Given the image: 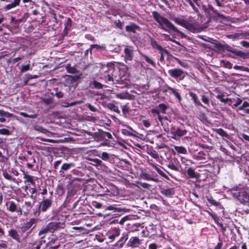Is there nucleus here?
<instances>
[{
  "label": "nucleus",
  "mask_w": 249,
  "mask_h": 249,
  "mask_svg": "<svg viewBox=\"0 0 249 249\" xmlns=\"http://www.w3.org/2000/svg\"><path fill=\"white\" fill-rule=\"evenodd\" d=\"M187 132L185 129L181 127H177L174 136H173L172 138L177 140L179 138L184 136L187 133Z\"/></svg>",
  "instance_id": "16"
},
{
  "label": "nucleus",
  "mask_w": 249,
  "mask_h": 249,
  "mask_svg": "<svg viewBox=\"0 0 249 249\" xmlns=\"http://www.w3.org/2000/svg\"><path fill=\"white\" fill-rule=\"evenodd\" d=\"M249 36V32L237 33L234 34L228 35L227 37L233 40L240 39L243 38H246L247 36Z\"/></svg>",
  "instance_id": "12"
},
{
  "label": "nucleus",
  "mask_w": 249,
  "mask_h": 249,
  "mask_svg": "<svg viewBox=\"0 0 249 249\" xmlns=\"http://www.w3.org/2000/svg\"><path fill=\"white\" fill-rule=\"evenodd\" d=\"M151 45L153 48L156 49L159 51H164V48H162L158 44L157 41L153 39L151 40Z\"/></svg>",
  "instance_id": "24"
},
{
  "label": "nucleus",
  "mask_w": 249,
  "mask_h": 249,
  "mask_svg": "<svg viewBox=\"0 0 249 249\" xmlns=\"http://www.w3.org/2000/svg\"><path fill=\"white\" fill-rule=\"evenodd\" d=\"M167 166L171 170L175 171H178L179 170L178 167L172 162H169L168 164H167Z\"/></svg>",
  "instance_id": "43"
},
{
  "label": "nucleus",
  "mask_w": 249,
  "mask_h": 249,
  "mask_svg": "<svg viewBox=\"0 0 249 249\" xmlns=\"http://www.w3.org/2000/svg\"><path fill=\"white\" fill-rule=\"evenodd\" d=\"M20 0H14L13 2L6 5L5 9L6 10H10L16 7L17 6H18L20 4Z\"/></svg>",
  "instance_id": "26"
},
{
  "label": "nucleus",
  "mask_w": 249,
  "mask_h": 249,
  "mask_svg": "<svg viewBox=\"0 0 249 249\" xmlns=\"http://www.w3.org/2000/svg\"><path fill=\"white\" fill-rule=\"evenodd\" d=\"M178 64L182 67L185 68H188V64L185 61H181L180 60L179 62H178Z\"/></svg>",
  "instance_id": "63"
},
{
  "label": "nucleus",
  "mask_w": 249,
  "mask_h": 249,
  "mask_svg": "<svg viewBox=\"0 0 249 249\" xmlns=\"http://www.w3.org/2000/svg\"><path fill=\"white\" fill-rule=\"evenodd\" d=\"M201 100L203 103L208 106L209 105V99L205 95H201Z\"/></svg>",
  "instance_id": "55"
},
{
  "label": "nucleus",
  "mask_w": 249,
  "mask_h": 249,
  "mask_svg": "<svg viewBox=\"0 0 249 249\" xmlns=\"http://www.w3.org/2000/svg\"><path fill=\"white\" fill-rule=\"evenodd\" d=\"M168 89H170V93H172L177 99L178 102L180 103L182 100V98L180 95V93L178 92V90L172 87H168Z\"/></svg>",
  "instance_id": "22"
},
{
  "label": "nucleus",
  "mask_w": 249,
  "mask_h": 249,
  "mask_svg": "<svg viewBox=\"0 0 249 249\" xmlns=\"http://www.w3.org/2000/svg\"><path fill=\"white\" fill-rule=\"evenodd\" d=\"M238 199L241 203L249 205V193L247 191L243 190L238 192Z\"/></svg>",
  "instance_id": "6"
},
{
  "label": "nucleus",
  "mask_w": 249,
  "mask_h": 249,
  "mask_svg": "<svg viewBox=\"0 0 249 249\" xmlns=\"http://www.w3.org/2000/svg\"><path fill=\"white\" fill-rule=\"evenodd\" d=\"M84 158L87 160L93 161V150H90L84 156Z\"/></svg>",
  "instance_id": "30"
},
{
  "label": "nucleus",
  "mask_w": 249,
  "mask_h": 249,
  "mask_svg": "<svg viewBox=\"0 0 249 249\" xmlns=\"http://www.w3.org/2000/svg\"><path fill=\"white\" fill-rule=\"evenodd\" d=\"M234 53L237 56H239L243 58H245L247 57V55L246 53L241 52V51H236L234 52Z\"/></svg>",
  "instance_id": "53"
},
{
  "label": "nucleus",
  "mask_w": 249,
  "mask_h": 249,
  "mask_svg": "<svg viewBox=\"0 0 249 249\" xmlns=\"http://www.w3.org/2000/svg\"><path fill=\"white\" fill-rule=\"evenodd\" d=\"M172 19L178 25H181L192 32L195 33L197 31L196 25L194 23H189L185 19L177 17H173Z\"/></svg>",
  "instance_id": "3"
},
{
  "label": "nucleus",
  "mask_w": 249,
  "mask_h": 249,
  "mask_svg": "<svg viewBox=\"0 0 249 249\" xmlns=\"http://www.w3.org/2000/svg\"><path fill=\"white\" fill-rule=\"evenodd\" d=\"M50 232L53 233L54 231L59 229L63 228L64 227V223L60 222H51L47 225Z\"/></svg>",
  "instance_id": "7"
},
{
  "label": "nucleus",
  "mask_w": 249,
  "mask_h": 249,
  "mask_svg": "<svg viewBox=\"0 0 249 249\" xmlns=\"http://www.w3.org/2000/svg\"><path fill=\"white\" fill-rule=\"evenodd\" d=\"M3 176L5 179L10 181H15L16 179L15 178H13L6 171H3Z\"/></svg>",
  "instance_id": "37"
},
{
  "label": "nucleus",
  "mask_w": 249,
  "mask_h": 249,
  "mask_svg": "<svg viewBox=\"0 0 249 249\" xmlns=\"http://www.w3.org/2000/svg\"><path fill=\"white\" fill-rule=\"evenodd\" d=\"M38 219L35 218H30L28 221H26L25 223L20 227L21 231L22 232L27 231L33 225L36 224Z\"/></svg>",
  "instance_id": "8"
},
{
  "label": "nucleus",
  "mask_w": 249,
  "mask_h": 249,
  "mask_svg": "<svg viewBox=\"0 0 249 249\" xmlns=\"http://www.w3.org/2000/svg\"><path fill=\"white\" fill-rule=\"evenodd\" d=\"M103 209H105V210H110V211L113 210L115 212L118 211V208H115V207H114L112 206H108V207L104 206Z\"/></svg>",
  "instance_id": "62"
},
{
  "label": "nucleus",
  "mask_w": 249,
  "mask_h": 249,
  "mask_svg": "<svg viewBox=\"0 0 249 249\" xmlns=\"http://www.w3.org/2000/svg\"><path fill=\"white\" fill-rule=\"evenodd\" d=\"M10 131L6 128L0 129V134L2 135L8 136L10 135Z\"/></svg>",
  "instance_id": "50"
},
{
  "label": "nucleus",
  "mask_w": 249,
  "mask_h": 249,
  "mask_svg": "<svg viewBox=\"0 0 249 249\" xmlns=\"http://www.w3.org/2000/svg\"><path fill=\"white\" fill-rule=\"evenodd\" d=\"M133 50L130 47H126L124 50V59L126 62L131 61L133 58Z\"/></svg>",
  "instance_id": "10"
},
{
  "label": "nucleus",
  "mask_w": 249,
  "mask_h": 249,
  "mask_svg": "<svg viewBox=\"0 0 249 249\" xmlns=\"http://www.w3.org/2000/svg\"><path fill=\"white\" fill-rule=\"evenodd\" d=\"M164 130L168 133L169 131L170 132V133L174 136L175 132L177 129V128L175 126H172V127L170 128V130L168 128H166L164 127Z\"/></svg>",
  "instance_id": "48"
},
{
  "label": "nucleus",
  "mask_w": 249,
  "mask_h": 249,
  "mask_svg": "<svg viewBox=\"0 0 249 249\" xmlns=\"http://www.w3.org/2000/svg\"><path fill=\"white\" fill-rule=\"evenodd\" d=\"M72 20L70 18H68L64 22V29L63 34L65 36L67 35L68 32L70 31L72 25Z\"/></svg>",
  "instance_id": "17"
},
{
  "label": "nucleus",
  "mask_w": 249,
  "mask_h": 249,
  "mask_svg": "<svg viewBox=\"0 0 249 249\" xmlns=\"http://www.w3.org/2000/svg\"><path fill=\"white\" fill-rule=\"evenodd\" d=\"M9 205V206H7V210L11 212L14 213L17 211V208H18V204L14 202V201H9L8 203H6V205L8 206Z\"/></svg>",
  "instance_id": "21"
},
{
  "label": "nucleus",
  "mask_w": 249,
  "mask_h": 249,
  "mask_svg": "<svg viewBox=\"0 0 249 249\" xmlns=\"http://www.w3.org/2000/svg\"><path fill=\"white\" fill-rule=\"evenodd\" d=\"M94 72L97 76L107 82L113 83L114 78L116 77L115 67L112 64L103 65L100 63H96Z\"/></svg>",
  "instance_id": "1"
},
{
  "label": "nucleus",
  "mask_w": 249,
  "mask_h": 249,
  "mask_svg": "<svg viewBox=\"0 0 249 249\" xmlns=\"http://www.w3.org/2000/svg\"><path fill=\"white\" fill-rule=\"evenodd\" d=\"M93 48V44H91L90 46V48L87 50L85 52V56L88 58L89 55V57L91 58L92 55V50Z\"/></svg>",
  "instance_id": "40"
},
{
  "label": "nucleus",
  "mask_w": 249,
  "mask_h": 249,
  "mask_svg": "<svg viewBox=\"0 0 249 249\" xmlns=\"http://www.w3.org/2000/svg\"><path fill=\"white\" fill-rule=\"evenodd\" d=\"M150 165H151L153 167V168L155 169V170L158 173L159 175L166 179H168V176L156 165L153 163H150Z\"/></svg>",
  "instance_id": "29"
},
{
  "label": "nucleus",
  "mask_w": 249,
  "mask_h": 249,
  "mask_svg": "<svg viewBox=\"0 0 249 249\" xmlns=\"http://www.w3.org/2000/svg\"><path fill=\"white\" fill-rule=\"evenodd\" d=\"M187 1L190 5V6L192 7V8L193 9V10H194L195 12H198V9L197 8V7H196L195 6L194 4L193 3V2L191 1V0H187Z\"/></svg>",
  "instance_id": "60"
},
{
  "label": "nucleus",
  "mask_w": 249,
  "mask_h": 249,
  "mask_svg": "<svg viewBox=\"0 0 249 249\" xmlns=\"http://www.w3.org/2000/svg\"><path fill=\"white\" fill-rule=\"evenodd\" d=\"M180 160L182 164H183L186 166H190L192 163H193V162L192 160H187L186 158L182 157H181Z\"/></svg>",
  "instance_id": "38"
},
{
  "label": "nucleus",
  "mask_w": 249,
  "mask_h": 249,
  "mask_svg": "<svg viewBox=\"0 0 249 249\" xmlns=\"http://www.w3.org/2000/svg\"><path fill=\"white\" fill-rule=\"evenodd\" d=\"M161 193L167 197H170L174 194L175 192L173 188L163 189L161 191Z\"/></svg>",
  "instance_id": "23"
},
{
  "label": "nucleus",
  "mask_w": 249,
  "mask_h": 249,
  "mask_svg": "<svg viewBox=\"0 0 249 249\" xmlns=\"http://www.w3.org/2000/svg\"><path fill=\"white\" fill-rule=\"evenodd\" d=\"M189 94V96L192 98V99L193 100L194 103L196 106H201L203 107L206 111H208V108L201 104L196 94L192 92H190Z\"/></svg>",
  "instance_id": "14"
},
{
  "label": "nucleus",
  "mask_w": 249,
  "mask_h": 249,
  "mask_svg": "<svg viewBox=\"0 0 249 249\" xmlns=\"http://www.w3.org/2000/svg\"><path fill=\"white\" fill-rule=\"evenodd\" d=\"M13 115V114L8 112L4 111L3 110H0V116L5 117L6 118H11Z\"/></svg>",
  "instance_id": "44"
},
{
  "label": "nucleus",
  "mask_w": 249,
  "mask_h": 249,
  "mask_svg": "<svg viewBox=\"0 0 249 249\" xmlns=\"http://www.w3.org/2000/svg\"><path fill=\"white\" fill-rule=\"evenodd\" d=\"M168 72L170 76L175 79L180 78V79H183L185 77V75H183L184 71L179 69H171L168 71Z\"/></svg>",
  "instance_id": "5"
},
{
  "label": "nucleus",
  "mask_w": 249,
  "mask_h": 249,
  "mask_svg": "<svg viewBox=\"0 0 249 249\" xmlns=\"http://www.w3.org/2000/svg\"><path fill=\"white\" fill-rule=\"evenodd\" d=\"M94 49H96L98 51H105L106 49V46L104 45H102L101 46L94 45Z\"/></svg>",
  "instance_id": "59"
},
{
  "label": "nucleus",
  "mask_w": 249,
  "mask_h": 249,
  "mask_svg": "<svg viewBox=\"0 0 249 249\" xmlns=\"http://www.w3.org/2000/svg\"><path fill=\"white\" fill-rule=\"evenodd\" d=\"M249 107V103L247 102V101H245L242 104V106L239 107H238V109L240 110H243L245 107Z\"/></svg>",
  "instance_id": "58"
},
{
  "label": "nucleus",
  "mask_w": 249,
  "mask_h": 249,
  "mask_svg": "<svg viewBox=\"0 0 249 249\" xmlns=\"http://www.w3.org/2000/svg\"><path fill=\"white\" fill-rule=\"evenodd\" d=\"M159 112L160 111L161 113H165L167 107L163 104H160L158 107Z\"/></svg>",
  "instance_id": "47"
},
{
  "label": "nucleus",
  "mask_w": 249,
  "mask_h": 249,
  "mask_svg": "<svg viewBox=\"0 0 249 249\" xmlns=\"http://www.w3.org/2000/svg\"><path fill=\"white\" fill-rule=\"evenodd\" d=\"M34 128L35 130L41 132L42 133L46 134L47 132H48V131L46 128L39 125H35Z\"/></svg>",
  "instance_id": "35"
},
{
  "label": "nucleus",
  "mask_w": 249,
  "mask_h": 249,
  "mask_svg": "<svg viewBox=\"0 0 249 249\" xmlns=\"http://www.w3.org/2000/svg\"><path fill=\"white\" fill-rule=\"evenodd\" d=\"M187 175L192 178L197 179L200 177V174L196 172L195 170L192 168L189 167L187 170Z\"/></svg>",
  "instance_id": "19"
},
{
  "label": "nucleus",
  "mask_w": 249,
  "mask_h": 249,
  "mask_svg": "<svg viewBox=\"0 0 249 249\" xmlns=\"http://www.w3.org/2000/svg\"><path fill=\"white\" fill-rule=\"evenodd\" d=\"M33 163H27L26 166L28 168L32 169L33 166H34V164L36 163V160L35 158L32 159Z\"/></svg>",
  "instance_id": "64"
},
{
  "label": "nucleus",
  "mask_w": 249,
  "mask_h": 249,
  "mask_svg": "<svg viewBox=\"0 0 249 249\" xmlns=\"http://www.w3.org/2000/svg\"><path fill=\"white\" fill-rule=\"evenodd\" d=\"M214 131L221 136L229 137V135L222 128H216Z\"/></svg>",
  "instance_id": "31"
},
{
  "label": "nucleus",
  "mask_w": 249,
  "mask_h": 249,
  "mask_svg": "<svg viewBox=\"0 0 249 249\" xmlns=\"http://www.w3.org/2000/svg\"><path fill=\"white\" fill-rule=\"evenodd\" d=\"M148 154L152 158L157 159L159 158V155L154 150H151L148 152Z\"/></svg>",
  "instance_id": "57"
},
{
  "label": "nucleus",
  "mask_w": 249,
  "mask_h": 249,
  "mask_svg": "<svg viewBox=\"0 0 249 249\" xmlns=\"http://www.w3.org/2000/svg\"><path fill=\"white\" fill-rule=\"evenodd\" d=\"M152 15L155 20L159 23V27L161 29L170 33L167 29L168 28L178 34L181 37H185L184 33L178 30L168 19L161 16L158 12L153 11Z\"/></svg>",
  "instance_id": "2"
},
{
  "label": "nucleus",
  "mask_w": 249,
  "mask_h": 249,
  "mask_svg": "<svg viewBox=\"0 0 249 249\" xmlns=\"http://www.w3.org/2000/svg\"><path fill=\"white\" fill-rule=\"evenodd\" d=\"M128 219V217L127 216H124L120 220V221H118V220H112L110 223H118L121 225L124 224L125 221H126Z\"/></svg>",
  "instance_id": "45"
},
{
  "label": "nucleus",
  "mask_w": 249,
  "mask_h": 249,
  "mask_svg": "<svg viewBox=\"0 0 249 249\" xmlns=\"http://www.w3.org/2000/svg\"><path fill=\"white\" fill-rule=\"evenodd\" d=\"M50 232V231L47 227L46 226L45 228H42L38 232V235L39 236H41V238L43 239L44 238L46 234Z\"/></svg>",
  "instance_id": "28"
},
{
  "label": "nucleus",
  "mask_w": 249,
  "mask_h": 249,
  "mask_svg": "<svg viewBox=\"0 0 249 249\" xmlns=\"http://www.w3.org/2000/svg\"><path fill=\"white\" fill-rule=\"evenodd\" d=\"M106 107L111 111H114L117 113H120V111L118 107L113 103H108L107 104Z\"/></svg>",
  "instance_id": "25"
},
{
  "label": "nucleus",
  "mask_w": 249,
  "mask_h": 249,
  "mask_svg": "<svg viewBox=\"0 0 249 249\" xmlns=\"http://www.w3.org/2000/svg\"><path fill=\"white\" fill-rule=\"evenodd\" d=\"M95 238L99 242H102L105 239V236L102 233L96 234Z\"/></svg>",
  "instance_id": "46"
},
{
  "label": "nucleus",
  "mask_w": 249,
  "mask_h": 249,
  "mask_svg": "<svg viewBox=\"0 0 249 249\" xmlns=\"http://www.w3.org/2000/svg\"><path fill=\"white\" fill-rule=\"evenodd\" d=\"M175 150L179 153L185 154L187 153V150L183 146H176L174 147Z\"/></svg>",
  "instance_id": "34"
},
{
  "label": "nucleus",
  "mask_w": 249,
  "mask_h": 249,
  "mask_svg": "<svg viewBox=\"0 0 249 249\" xmlns=\"http://www.w3.org/2000/svg\"><path fill=\"white\" fill-rule=\"evenodd\" d=\"M142 56L144 57V58L145 59V60L146 61V62L147 63L151 64L152 66H153L154 67H155V65H156L155 62L151 58H150L147 55H144V54L142 55Z\"/></svg>",
  "instance_id": "39"
},
{
  "label": "nucleus",
  "mask_w": 249,
  "mask_h": 249,
  "mask_svg": "<svg viewBox=\"0 0 249 249\" xmlns=\"http://www.w3.org/2000/svg\"><path fill=\"white\" fill-rule=\"evenodd\" d=\"M117 98L121 99H128L129 95L127 92H121L116 95Z\"/></svg>",
  "instance_id": "36"
},
{
  "label": "nucleus",
  "mask_w": 249,
  "mask_h": 249,
  "mask_svg": "<svg viewBox=\"0 0 249 249\" xmlns=\"http://www.w3.org/2000/svg\"><path fill=\"white\" fill-rule=\"evenodd\" d=\"M53 204V200L51 197L45 198L44 197L42 200L40 202L38 210L34 213V214L39 215L40 212H45L49 209Z\"/></svg>",
  "instance_id": "4"
},
{
  "label": "nucleus",
  "mask_w": 249,
  "mask_h": 249,
  "mask_svg": "<svg viewBox=\"0 0 249 249\" xmlns=\"http://www.w3.org/2000/svg\"><path fill=\"white\" fill-rule=\"evenodd\" d=\"M8 235L16 241L20 242V235L16 229H11L8 231Z\"/></svg>",
  "instance_id": "15"
},
{
  "label": "nucleus",
  "mask_w": 249,
  "mask_h": 249,
  "mask_svg": "<svg viewBox=\"0 0 249 249\" xmlns=\"http://www.w3.org/2000/svg\"><path fill=\"white\" fill-rule=\"evenodd\" d=\"M78 103H79V102H71V103L66 102V103H65V105H63V106L64 107H69L75 106Z\"/></svg>",
  "instance_id": "61"
},
{
  "label": "nucleus",
  "mask_w": 249,
  "mask_h": 249,
  "mask_svg": "<svg viewBox=\"0 0 249 249\" xmlns=\"http://www.w3.org/2000/svg\"><path fill=\"white\" fill-rule=\"evenodd\" d=\"M67 71L69 73H76L79 72V70L74 67H71L70 64H68L66 67Z\"/></svg>",
  "instance_id": "27"
},
{
  "label": "nucleus",
  "mask_w": 249,
  "mask_h": 249,
  "mask_svg": "<svg viewBox=\"0 0 249 249\" xmlns=\"http://www.w3.org/2000/svg\"><path fill=\"white\" fill-rule=\"evenodd\" d=\"M140 27L134 23H131L125 27V30L128 32L135 33L136 31L139 29Z\"/></svg>",
  "instance_id": "20"
},
{
  "label": "nucleus",
  "mask_w": 249,
  "mask_h": 249,
  "mask_svg": "<svg viewBox=\"0 0 249 249\" xmlns=\"http://www.w3.org/2000/svg\"><path fill=\"white\" fill-rule=\"evenodd\" d=\"M29 14L28 13H25L22 17L16 18L15 17H11L10 19V23L12 24L18 25L21 22H25L29 18Z\"/></svg>",
  "instance_id": "9"
},
{
  "label": "nucleus",
  "mask_w": 249,
  "mask_h": 249,
  "mask_svg": "<svg viewBox=\"0 0 249 249\" xmlns=\"http://www.w3.org/2000/svg\"><path fill=\"white\" fill-rule=\"evenodd\" d=\"M141 244L140 241L137 237H131L127 243V246L134 248L138 247Z\"/></svg>",
  "instance_id": "13"
},
{
  "label": "nucleus",
  "mask_w": 249,
  "mask_h": 249,
  "mask_svg": "<svg viewBox=\"0 0 249 249\" xmlns=\"http://www.w3.org/2000/svg\"><path fill=\"white\" fill-rule=\"evenodd\" d=\"M208 9H209L210 10H211V11H212L213 13H214L215 14H216L218 17H223V15L219 14L217 11H216V10H215L213 7L211 5H209L208 6Z\"/></svg>",
  "instance_id": "49"
},
{
  "label": "nucleus",
  "mask_w": 249,
  "mask_h": 249,
  "mask_svg": "<svg viewBox=\"0 0 249 249\" xmlns=\"http://www.w3.org/2000/svg\"><path fill=\"white\" fill-rule=\"evenodd\" d=\"M193 159L200 161L201 163H205L207 161V158L203 152H200L197 155L193 156Z\"/></svg>",
  "instance_id": "18"
},
{
  "label": "nucleus",
  "mask_w": 249,
  "mask_h": 249,
  "mask_svg": "<svg viewBox=\"0 0 249 249\" xmlns=\"http://www.w3.org/2000/svg\"><path fill=\"white\" fill-rule=\"evenodd\" d=\"M94 191L97 193V196H103L108 192L107 188L103 187L99 183L94 184Z\"/></svg>",
  "instance_id": "11"
},
{
  "label": "nucleus",
  "mask_w": 249,
  "mask_h": 249,
  "mask_svg": "<svg viewBox=\"0 0 249 249\" xmlns=\"http://www.w3.org/2000/svg\"><path fill=\"white\" fill-rule=\"evenodd\" d=\"M56 192L58 194L62 195L64 193L63 187L62 185H58L56 188Z\"/></svg>",
  "instance_id": "52"
},
{
  "label": "nucleus",
  "mask_w": 249,
  "mask_h": 249,
  "mask_svg": "<svg viewBox=\"0 0 249 249\" xmlns=\"http://www.w3.org/2000/svg\"><path fill=\"white\" fill-rule=\"evenodd\" d=\"M216 98L219 100L221 102L226 103L228 101H231V98H223V95L218 94L216 96Z\"/></svg>",
  "instance_id": "41"
},
{
  "label": "nucleus",
  "mask_w": 249,
  "mask_h": 249,
  "mask_svg": "<svg viewBox=\"0 0 249 249\" xmlns=\"http://www.w3.org/2000/svg\"><path fill=\"white\" fill-rule=\"evenodd\" d=\"M24 178L25 179V182H28L31 184H34V181L33 176L26 174L25 172L23 173Z\"/></svg>",
  "instance_id": "32"
},
{
  "label": "nucleus",
  "mask_w": 249,
  "mask_h": 249,
  "mask_svg": "<svg viewBox=\"0 0 249 249\" xmlns=\"http://www.w3.org/2000/svg\"><path fill=\"white\" fill-rule=\"evenodd\" d=\"M233 69L236 70H240L241 71H248L249 72V69L247 67L242 66H238L235 65L233 67Z\"/></svg>",
  "instance_id": "42"
},
{
  "label": "nucleus",
  "mask_w": 249,
  "mask_h": 249,
  "mask_svg": "<svg viewBox=\"0 0 249 249\" xmlns=\"http://www.w3.org/2000/svg\"><path fill=\"white\" fill-rule=\"evenodd\" d=\"M160 61H161L164 60V54L165 53L167 54L168 55H170L169 54V53L168 52V51L165 49H164V51H160Z\"/></svg>",
  "instance_id": "54"
},
{
  "label": "nucleus",
  "mask_w": 249,
  "mask_h": 249,
  "mask_svg": "<svg viewBox=\"0 0 249 249\" xmlns=\"http://www.w3.org/2000/svg\"><path fill=\"white\" fill-rule=\"evenodd\" d=\"M30 64H28L25 65H22L21 66V68H20V71L21 72H24L30 70Z\"/></svg>",
  "instance_id": "51"
},
{
  "label": "nucleus",
  "mask_w": 249,
  "mask_h": 249,
  "mask_svg": "<svg viewBox=\"0 0 249 249\" xmlns=\"http://www.w3.org/2000/svg\"><path fill=\"white\" fill-rule=\"evenodd\" d=\"M98 156L104 160H107L109 158L108 153L105 152H103L101 155H98Z\"/></svg>",
  "instance_id": "56"
},
{
  "label": "nucleus",
  "mask_w": 249,
  "mask_h": 249,
  "mask_svg": "<svg viewBox=\"0 0 249 249\" xmlns=\"http://www.w3.org/2000/svg\"><path fill=\"white\" fill-rule=\"evenodd\" d=\"M74 166V164L73 163H64L62 164L61 167V169L64 171H67L70 169L71 167H73Z\"/></svg>",
  "instance_id": "33"
}]
</instances>
